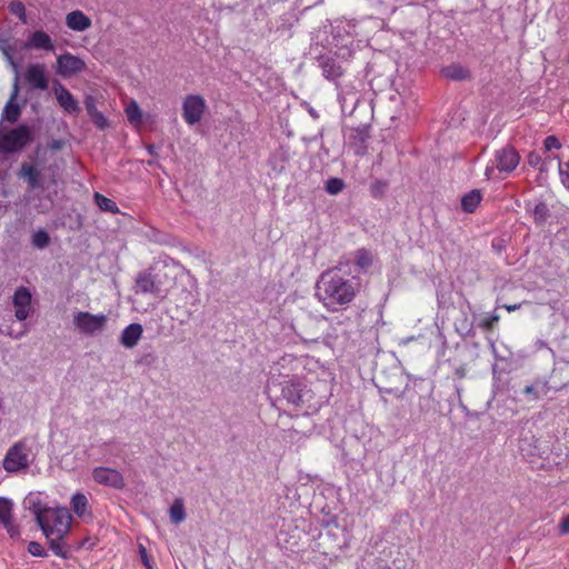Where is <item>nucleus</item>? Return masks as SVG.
<instances>
[{
    "label": "nucleus",
    "instance_id": "de8ad7c7",
    "mask_svg": "<svg viewBox=\"0 0 569 569\" xmlns=\"http://www.w3.org/2000/svg\"><path fill=\"white\" fill-rule=\"evenodd\" d=\"M377 569H392V568L388 565H383V566H379Z\"/></svg>",
    "mask_w": 569,
    "mask_h": 569
},
{
    "label": "nucleus",
    "instance_id": "9d476101",
    "mask_svg": "<svg viewBox=\"0 0 569 569\" xmlns=\"http://www.w3.org/2000/svg\"><path fill=\"white\" fill-rule=\"evenodd\" d=\"M28 455L26 452V446L21 442L13 445L7 452L3 459V468L8 472H17L21 469L27 468Z\"/></svg>",
    "mask_w": 569,
    "mask_h": 569
},
{
    "label": "nucleus",
    "instance_id": "393cba45",
    "mask_svg": "<svg viewBox=\"0 0 569 569\" xmlns=\"http://www.w3.org/2000/svg\"><path fill=\"white\" fill-rule=\"evenodd\" d=\"M169 516H170V520L176 525H179L182 521H184L186 511H184V505H183L182 499L177 498L173 501V503L171 505V507L169 509Z\"/></svg>",
    "mask_w": 569,
    "mask_h": 569
},
{
    "label": "nucleus",
    "instance_id": "6ab92c4d",
    "mask_svg": "<svg viewBox=\"0 0 569 569\" xmlns=\"http://www.w3.org/2000/svg\"><path fill=\"white\" fill-rule=\"evenodd\" d=\"M527 213L533 219V221L541 226L546 223L550 217L548 206L542 201H529L526 203Z\"/></svg>",
    "mask_w": 569,
    "mask_h": 569
},
{
    "label": "nucleus",
    "instance_id": "423d86ee",
    "mask_svg": "<svg viewBox=\"0 0 569 569\" xmlns=\"http://www.w3.org/2000/svg\"><path fill=\"white\" fill-rule=\"evenodd\" d=\"M108 317L106 315H92L87 311H79L73 317V323L81 333L94 335L106 328Z\"/></svg>",
    "mask_w": 569,
    "mask_h": 569
},
{
    "label": "nucleus",
    "instance_id": "aec40b11",
    "mask_svg": "<svg viewBox=\"0 0 569 569\" xmlns=\"http://www.w3.org/2000/svg\"><path fill=\"white\" fill-rule=\"evenodd\" d=\"M143 329L140 323L127 326L120 337V342L126 348H133L140 340Z\"/></svg>",
    "mask_w": 569,
    "mask_h": 569
},
{
    "label": "nucleus",
    "instance_id": "7c9ffc66",
    "mask_svg": "<svg viewBox=\"0 0 569 569\" xmlns=\"http://www.w3.org/2000/svg\"><path fill=\"white\" fill-rule=\"evenodd\" d=\"M32 243L37 248H43L49 243V236L44 230H38L34 232Z\"/></svg>",
    "mask_w": 569,
    "mask_h": 569
},
{
    "label": "nucleus",
    "instance_id": "58836bf2",
    "mask_svg": "<svg viewBox=\"0 0 569 569\" xmlns=\"http://www.w3.org/2000/svg\"><path fill=\"white\" fill-rule=\"evenodd\" d=\"M86 109L88 111V114L91 117L92 114L99 112V110L96 107V100L93 97L89 96L84 100Z\"/></svg>",
    "mask_w": 569,
    "mask_h": 569
},
{
    "label": "nucleus",
    "instance_id": "4c0bfd02",
    "mask_svg": "<svg viewBox=\"0 0 569 569\" xmlns=\"http://www.w3.org/2000/svg\"><path fill=\"white\" fill-rule=\"evenodd\" d=\"M139 555L141 558L142 563L146 566L147 569H153V566L151 563V560L148 556L147 549L144 546L139 545Z\"/></svg>",
    "mask_w": 569,
    "mask_h": 569
},
{
    "label": "nucleus",
    "instance_id": "0eeeda50",
    "mask_svg": "<svg viewBox=\"0 0 569 569\" xmlns=\"http://www.w3.org/2000/svg\"><path fill=\"white\" fill-rule=\"evenodd\" d=\"M207 109L204 99L199 94H189L182 102V118L189 124L198 123Z\"/></svg>",
    "mask_w": 569,
    "mask_h": 569
},
{
    "label": "nucleus",
    "instance_id": "1a4fd4ad",
    "mask_svg": "<svg viewBox=\"0 0 569 569\" xmlns=\"http://www.w3.org/2000/svg\"><path fill=\"white\" fill-rule=\"evenodd\" d=\"M32 295L27 287H19L13 293L12 305L14 308V317L22 322L28 319L32 312Z\"/></svg>",
    "mask_w": 569,
    "mask_h": 569
},
{
    "label": "nucleus",
    "instance_id": "a878e982",
    "mask_svg": "<svg viewBox=\"0 0 569 569\" xmlns=\"http://www.w3.org/2000/svg\"><path fill=\"white\" fill-rule=\"evenodd\" d=\"M94 201H96L97 206L102 211H107V212H111V213L119 212V208H118L117 203L113 200L100 194L99 192L94 193Z\"/></svg>",
    "mask_w": 569,
    "mask_h": 569
},
{
    "label": "nucleus",
    "instance_id": "9b49d317",
    "mask_svg": "<svg viewBox=\"0 0 569 569\" xmlns=\"http://www.w3.org/2000/svg\"><path fill=\"white\" fill-rule=\"evenodd\" d=\"M92 478L97 483L117 490H121L126 486L124 478L120 471L108 467H96L92 470Z\"/></svg>",
    "mask_w": 569,
    "mask_h": 569
},
{
    "label": "nucleus",
    "instance_id": "f257e3e1",
    "mask_svg": "<svg viewBox=\"0 0 569 569\" xmlns=\"http://www.w3.org/2000/svg\"><path fill=\"white\" fill-rule=\"evenodd\" d=\"M360 290L356 278H347L338 269L321 273L316 284V296L325 308L337 311L350 305Z\"/></svg>",
    "mask_w": 569,
    "mask_h": 569
},
{
    "label": "nucleus",
    "instance_id": "b1692460",
    "mask_svg": "<svg viewBox=\"0 0 569 569\" xmlns=\"http://www.w3.org/2000/svg\"><path fill=\"white\" fill-rule=\"evenodd\" d=\"M481 201V193L478 190H471L461 199V207L466 212H473Z\"/></svg>",
    "mask_w": 569,
    "mask_h": 569
},
{
    "label": "nucleus",
    "instance_id": "c756f323",
    "mask_svg": "<svg viewBox=\"0 0 569 569\" xmlns=\"http://www.w3.org/2000/svg\"><path fill=\"white\" fill-rule=\"evenodd\" d=\"M345 183L339 178H330L326 183V191L330 194H338L342 191Z\"/></svg>",
    "mask_w": 569,
    "mask_h": 569
},
{
    "label": "nucleus",
    "instance_id": "49530a36",
    "mask_svg": "<svg viewBox=\"0 0 569 569\" xmlns=\"http://www.w3.org/2000/svg\"><path fill=\"white\" fill-rule=\"evenodd\" d=\"M147 150H148V152H149L151 156H157V148H156V146L150 144V146H148V147H147Z\"/></svg>",
    "mask_w": 569,
    "mask_h": 569
},
{
    "label": "nucleus",
    "instance_id": "cd10ccee",
    "mask_svg": "<svg viewBox=\"0 0 569 569\" xmlns=\"http://www.w3.org/2000/svg\"><path fill=\"white\" fill-rule=\"evenodd\" d=\"M50 540V549L58 557L66 558L64 545L62 542L63 537L52 536L48 538Z\"/></svg>",
    "mask_w": 569,
    "mask_h": 569
},
{
    "label": "nucleus",
    "instance_id": "f03ea898",
    "mask_svg": "<svg viewBox=\"0 0 569 569\" xmlns=\"http://www.w3.org/2000/svg\"><path fill=\"white\" fill-rule=\"evenodd\" d=\"M36 519L47 538L64 537L71 526V515L68 508L44 507L36 511Z\"/></svg>",
    "mask_w": 569,
    "mask_h": 569
},
{
    "label": "nucleus",
    "instance_id": "dca6fc26",
    "mask_svg": "<svg viewBox=\"0 0 569 569\" xmlns=\"http://www.w3.org/2000/svg\"><path fill=\"white\" fill-rule=\"evenodd\" d=\"M24 47L27 49H34V50H44V51H53L54 50L53 40L43 30L33 31L29 36Z\"/></svg>",
    "mask_w": 569,
    "mask_h": 569
},
{
    "label": "nucleus",
    "instance_id": "37998d69",
    "mask_svg": "<svg viewBox=\"0 0 569 569\" xmlns=\"http://www.w3.org/2000/svg\"><path fill=\"white\" fill-rule=\"evenodd\" d=\"M523 393L525 395H535L536 396V389L532 386H527L523 389Z\"/></svg>",
    "mask_w": 569,
    "mask_h": 569
},
{
    "label": "nucleus",
    "instance_id": "a211bd4d",
    "mask_svg": "<svg viewBox=\"0 0 569 569\" xmlns=\"http://www.w3.org/2000/svg\"><path fill=\"white\" fill-rule=\"evenodd\" d=\"M70 507L73 513L80 519H84L86 517L91 518L92 516L89 500L82 492H76L71 497Z\"/></svg>",
    "mask_w": 569,
    "mask_h": 569
},
{
    "label": "nucleus",
    "instance_id": "ddd939ff",
    "mask_svg": "<svg viewBox=\"0 0 569 569\" xmlns=\"http://www.w3.org/2000/svg\"><path fill=\"white\" fill-rule=\"evenodd\" d=\"M24 79L32 89L46 90L48 88L44 64L32 63L28 66L24 72Z\"/></svg>",
    "mask_w": 569,
    "mask_h": 569
},
{
    "label": "nucleus",
    "instance_id": "f3484780",
    "mask_svg": "<svg viewBox=\"0 0 569 569\" xmlns=\"http://www.w3.org/2000/svg\"><path fill=\"white\" fill-rule=\"evenodd\" d=\"M66 26L74 32H83L91 28V19L81 10H73L66 14Z\"/></svg>",
    "mask_w": 569,
    "mask_h": 569
},
{
    "label": "nucleus",
    "instance_id": "20e7f679",
    "mask_svg": "<svg viewBox=\"0 0 569 569\" xmlns=\"http://www.w3.org/2000/svg\"><path fill=\"white\" fill-rule=\"evenodd\" d=\"M0 51L2 52L4 59L7 60V62L9 63V66L12 68V70L16 73L12 93L3 109L2 118L9 122H16L19 119L20 113H21L20 106L18 103H16V99H17V96L19 92V86H18L19 63L16 61V59L13 57L14 48L10 43L1 42Z\"/></svg>",
    "mask_w": 569,
    "mask_h": 569
},
{
    "label": "nucleus",
    "instance_id": "7ed1b4c3",
    "mask_svg": "<svg viewBox=\"0 0 569 569\" xmlns=\"http://www.w3.org/2000/svg\"><path fill=\"white\" fill-rule=\"evenodd\" d=\"M520 162V156L512 147L497 150L493 159L487 164L485 174L488 179L503 178L512 172Z\"/></svg>",
    "mask_w": 569,
    "mask_h": 569
},
{
    "label": "nucleus",
    "instance_id": "09e8293b",
    "mask_svg": "<svg viewBox=\"0 0 569 569\" xmlns=\"http://www.w3.org/2000/svg\"><path fill=\"white\" fill-rule=\"evenodd\" d=\"M0 332H2V333H7L8 336H12V333H11V332H9V331H4V330H2L1 328H0Z\"/></svg>",
    "mask_w": 569,
    "mask_h": 569
},
{
    "label": "nucleus",
    "instance_id": "bb28decb",
    "mask_svg": "<svg viewBox=\"0 0 569 569\" xmlns=\"http://www.w3.org/2000/svg\"><path fill=\"white\" fill-rule=\"evenodd\" d=\"M8 10L11 14L16 16L21 23H28L27 10L23 2L19 0L11 1L8 6Z\"/></svg>",
    "mask_w": 569,
    "mask_h": 569
},
{
    "label": "nucleus",
    "instance_id": "6e6552de",
    "mask_svg": "<svg viewBox=\"0 0 569 569\" xmlns=\"http://www.w3.org/2000/svg\"><path fill=\"white\" fill-rule=\"evenodd\" d=\"M86 68V62L72 53L67 52L57 58L56 72L63 78L78 74L84 71Z\"/></svg>",
    "mask_w": 569,
    "mask_h": 569
},
{
    "label": "nucleus",
    "instance_id": "473e14b6",
    "mask_svg": "<svg viewBox=\"0 0 569 569\" xmlns=\"http://www.w3.org/2000/svg\"><path fill=\"white\" fill-rule=\"evenodd\" d=\"M559 174L562 184L569 189V160L567 162H559Z\"/></svg>",
    "mask_w": 569,
    "mask_h": 569
},
{
    "label": "nucleus",
    "instance_id": "c85d7f7f",
    "mask_svg": "<svg viewBox=\"0 0 569 569\" xmlns=\"http://www.w3.org/2000/svg\"><path fill=\"white\" fill-rule=\"evenodd\" d=\"M443 74L450 79H463L467 77V71L460 66H450L443 69Z\"/></svg>",
    "mask_w": 569,
    "mask_h": 569
},
{
    "label": "nucleus",
    "instance_id": "a18cd8bd",
    "mask_svg": "<svg viewBox=\"0 0 569 569\" xmlns=\"http://www.w3.org/2000/svg\"><path fill=\"white\" fill-rule=\"evenodd\" d=\"M383 187H385V186H383L381 182H377V183L372 187V193H373V194H377V192H378L379 190H382V189H383Z\"/></svg>",
    "mask_w": 569,
    "mask_h": 569
},
{
    "label": "nucleus",
    "instance_id": "79ce46f5",
    "mask_svg": "<svg viewBox=\"0 0 569 569\" xmlns=\"http://www.w3.org/2000/svg\"><path fill=\"white\" fill-rule=\"evenodd\" d=\"M522 303H515V305H505L503 308L508 311V312H512V311H516L518 310L520 307H521Z\"/></svg>",
    "mask_w": 569,
    "mask_h": 569
},
{
    "label": "nucleus",
    "instance_id": "4be33fe9",
    "mask_svg": "<svg viewBox=\"0 0 569 569\" xmlns=\"http://www.w3.org/2000/svg\"><path fill=\"white\" fill-rule=\"evenodd\" d=\"M124 113L129 123L136 129L140 130L143 121V113L136 100H130L126 108Z\"/></svg>",
    "mask_w": 569,
    "mask_h": 569
},
{
    "label": "nucleus",
    "instance_id": "412c9836",
    "mask_svg": "<svg viewBox=\"0 0 569 569\" xmlns=\"http://www.w3.org/2000/svg\"><path fill=\"white\" fill-rule=\"evenodd\" d=\"M282 397L291 405L300 407L303 402V392L299 382H288L282 388Z\"/></svg>",
    "mask_w": 569,
    "mask_h": 569
},
{
    "label": "nucleus",
    "instance_id": "2f4dec72",
    "mask_svg": "<svg viewBox=\"0 0 569 569\" xmlns=\"http://www.w3.org/2000/svg\"><path fill=\"white\" fill-rule=\"evenodd\" d=\"M323 73L328 79H336L342 74L341 68L335 64L326 63L323 66Z\"/></svg>",
    "mask_w": 569,
    "mask_h": 569
},
{
    "label": "nucleus",
    "instance_id": "4468645a",
    "mask_svg": "<svg viewBox=\"0 0 569 569\" xmlns=\"http://www.w3.org/2000/svg\"><path fill=\"white\" fill-rule=\"evenodd\" d=\"M52 91L59 106L66 112L78 113L80 111L78 101L63 84H61L60 82H54Z\"/></svg>",
    "mask_w": 569,
    "mask_h": 569
},
{
    "label": "nucleus",
    "instance_id": "39448f33",
    "mask_svg": "<svg viewBox=\"0 0 569 569\" xmlns=\"http://www.w3.org/2000/svg\"><path fill=\"white\" fill-rule=\"evenodd\" d=\"M30 140V128L28 126H19L0 138V150L3 152H16L23 149Z\"/></svg>",
    "mask_w": 569,
    "mask_h": 569
},
{
    "label": "nucleus",
    "instance_id": "2eb2a0df",
    "mask_svg": "<svg viewBox=\"0 0 569 569\" xmlns=\"http://www.w3.org/2000/svg\"><path fill=\"white\" fill-rule=\"evenodd\" d=\"M13 503L10 499L0 497V523L10 537L19 536L18 527L12 522Z\"/></svg>",
    "mask_w": 569,
    "mask_h": 569
},
{
    "label": "nucleus",
    "instance_id": "5701e85b",
    "mask_svg": "<svg viewBox=\"0 0 569 569\" xmlns=\"http://www.w3.org/2000/svg\"><path fill=\"white\" fill-rule=\"evenodd\" d=\"M159 288L149 272L139 273L136 280V292L139 293H157Z\"/></svg>",
    "mask_w": 569,
    "mask_h": 569
},
{
    "label": "nucleus",
    "instance_id": "72a5a7b5",
    "mask_svg": "<svg viewBox=\"0 0 569 569\" xmlns=\"http://www.w3.org/2000/svg\"><path fill=\"white\" fill-rule=\"evenodd\" d=\"M500 316L491 315L482 319L480 327L485 330H492L493 327L499 322Z\"/></svg>",
    "mask_w": 569,
    "mask_h": 569
},
{
    "label": "nucleus",
    "instance_id": "c03bdc74",
    "mask_svg": "<svg viewBox=\"0 0 569 569\" xmlns=\"http://www.w3.org/2000/svg\"><path fill=\"white\" fill-rule=\"evenodd\" d=\"M539 162V157L536 154H530L529 157V163L532 166H537Z\"/></svg>",
    "mask_w": 569,
    "mask_h": 569
},
{
    "label": "nucleus",
    "instance_id": "c9c22d12",
    "mask_svg": "<svg viewBox=\"0 0 569 569\" xmlns=\"http://www.w3.org/2000/svg\"><path fill=\"white\" fill-rule=\"evenodd\" d=\"M90 118L93 121V123L96 124V127H98L101 130H103V129L109 127L108 119L100 111L94 113V114H92Z\"/></svg>",
    "mask_w": 569,
    "mask_h": 569
},
{
    "label": "nucleus",
    "instance_id": "e433bc0d",
    "mask_svg": "<svg viewBox=\"0 0 569 569\" xmlns=\"http://www.w3.org/2000/svg\"><path fill=\"white\" fill-rule=\"evenodd\" d=\"M28 551H29L32 556H36V557H44V556H46V550H44V548L41 546V543L36 542V541H31V542H29V545H28Z\"/></svg>",
    "mask_w": 569,
    "mask_h": 569
},
{
    "label": "nucleus",
    "instance_id": "ea45409f",
    "mask_svg": "<svg viewBox=\"0 0 569 569\" xmlns=\"http://www.w3.org/2000/svg\"><path fill=\"white\" fill-rule=\"evenodd\" d=\"M372 262V259L371 257H369L368 254V251H363V253L358 258V266L361 268V269H366L368 268Z\"/></svg>",
    "mask_w": 569,
    "mask_h": 569
},
{
    "label": "nucleus",
    "instance_id": "f704fd0d",
    "mask_svg": "<svg viewBox=\"0 0 569 569\" xmlns=\"http://www.w3.org/2000/svg\"><path fill=\"white\" fill-rule=\"evenodd\" d=\"M543 147L546 149V151H552V150H558L561 148V143L560 141L558 140L557 137L555 136H548L545 141H543Z\"/></svg>",
    "mask_w": 569,
    "mask_h": 569
},
{
    "label": "nucleus",
    "instance_id": "f8f14e48",
    "mask_svg": "<svg viewBox=\"0 0 569 569\" xmlns=\"http://www.w3.org/2000/svg\"><path fill=\"white\" fill-rule=\"evenodd\" d=\"M18 177L27 181L29 189L46 188V177L43 170L31 163H22L18 172Z\"/></svg>",
    "mask_w": 569,
    "mask_h": 569
},
{
    "label": "nucleus",
    "instance_id": "a19ab883",
    "mask_svg": "<svg viewBox=\"0 0 569 569\" xmlns=\"http://www.w3.org/2000/svg\"><path fill=\"white\" fill-rule=\"evenodd\" d=\"M558 529L560 535L569 533V515L561 520V522L558 526Z\"/></svg>",
    "mask_w": 569,
    "mask_h": 569
}]
</instances>
